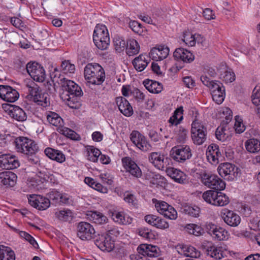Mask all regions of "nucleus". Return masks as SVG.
<instances>
[{"label": "nucleus", "mask_w": 260, "mask_h": 260, "mask_svg": "<svg viewBox=\"0 0 260 260\" xmlns=\"http://www.w3.org/2000/svg\"><path fill=\"white\" fill-rule=\"evenodd\" d=\"M84 74L87 82L94 85H101L105 79L104 70L97 63H88L84 68Z\"/></svg>", "instance_id": "nucleus-1"}, {"label": "nucleus", "mask_w": 260, "mask_h": 260, "mask_svg": "<svg viewBox=\"0 0 260 260\" xmlns=\"http://www.w3.org/2000/svg\"><path fill=\"white\" fill-rule=\"evenodd\" d=\"M93 40L99 49L104 50L108 48L110 44V38L108 29L105 25L98 24L96 25L93 34Z\"/></svg>", "instance_id": "nucleus-2"}, {"label": "nucleus", "mask_w": 260, "mask_h": 260, "mask_svg": "<svg viewBox=\"0 0 260 260\" xmlns=\"http://www.w3.org/2000/svg\"><path fill=\"white\" fill-rule=\"evenodd\" d=\"M190 133L192 140L196 145H202L207 139V127L198 120L196 119L192 122Z\"/></svg>", "instance_id": "nucleus-3"}, {"label": "nucleus", "mask_w": 260, "mask_h": 260, "mask_svg": "<svg viewBox=\"0 0 260 260\" xmlns=\"http://www.w3.org/2000/svg\"><path fill=\"white\" fill-rule=\"evenodd\" d=\"M14 143L17 151L24 154L37 153L39 150L38 144L26 137H19L15 139Z\"/></svg>", "instance_id": "nucleus-4"}, {"label": "nucleus", "mask_w": 260, "mask_h": 260, "mask_svg": "<svg viewBox=\"0 0 260 260\" xmlns=\"http://www.w3.org/2000/svg\"><path fill=\"white\" fill-rule=\"evenodd\" d=\"M170 155L174 160L179 162H184L191 157L192 153L188 145H180L173 147L171 149Z\"/></svg>", "instance_id": "nucleus-5"}, {"label": "nucleus", "mask_w": 260, "mask_h": 260, "mask_svg": "<svg viewBox=\"0 0 260 260\" xmlns=\"http://www.w3.org/2000/svg\"><path fill=\"white\" fill-rule=\"evenodd\" d=\"M201 179L205 185L214 190H222L225 188V182L217 175L204 173L202 175Z\"/></svg>", "instance_id": "nucleus-6"}, {"label": "nucleus", "mask_w": 260, "mask_h": 260, "mask_svg": "<svg viewBox=\"0 0 260 260\" xmlns=\"http://www.w3.org/2000/svg\"><path fill=\"white\" fill-rule=\"evenodd\" d=\"M27 72L34 79L39 82H43L45 79V71L43 67L37 62H29L26 65Z\"/></svg>", "instance_id": "nucleus-7"}, {"label": "nucleus", "mask_w": 260, "mask_h": 260, "mask_svg": "<svg viewBox=\"0 0 260 260\" xmlns=\"http://www.w3.org/2000/svg\"><path fill=\"white\" fill-rule=\"evenodd\" d=\"M95 230L89 223L80 222L77 225V236L82 240H90L95 236Z\"/></svg>", "instance_id": "nucleus-8"}, {"label": "nucleus", "mask_w": 260, "mask_h": 260, "mask_svg": "<svg viewBox=\"0 0 260 260\" xmlns=\"http://www.w3.org/2000/svg\"><path fill=\"white\" fill-rule=\"evenodd\" d=\"M60 84L63 90L64 94L69 95H75L76 96H82V90L80 86L74 81L66 78L61 79Z\"/></svg>", "instance_id": "nucleus-9"}, {"label": "nucleus", "mask_w": 260, "mask_h": 260, "mask_svg": "<svg viewBox=\"0 0 260 260\" xmlns=\"http://www.w3.org/2000/svg\"><path fill=\"white\" fill-rule=\"evenodd\" d=\"M204 249L207 255L216 260L222 259L225 255V249L222 246L216 245L211 242H207L204 246Z\"/></svg>", "instance_id": "nucleus-10"}, {"label": "nucleus", "mask_w": 260, "mask_h": 260, "mask_svg": "<svg viewBox=\"0 0 260 260\" xmlns=\"http://www.w3.org/2000/svg\"><path fill=\"white\" fill-rule=\"evenodd\" d=\"M131 140L132 142L143 151H147L151 149V145L146 138L138 131H133L131 134Z\"/></svg>", "instance_id": "nucleus-11"}, {"label": "nucleus", "mask_w": 260, "mask_h": 260, "mask_svg": "<svg viewBox=\"0 0 260 260\" xmlns=\"http://www.w3.org/2000/svg\"><path fill=\"white\" fill-rule=\"evenodd\" d=\"M95 245L102 251L110 252L114 248V241L109 235H99L94 240Z\"/></svg>", "instance_id": "nucleus-12"}, {"label": "nucleus", "mask_w": 260, "mask_h": 260, "mask_svg": "<svg viewBox=\"0 0 260 260\" xmlns=\"http://www.w3.org/2000/svg\"><path fill=\"white\" fill-rule=\"evenodd\" d=\"M122 164L126 172H128L134 177L140 178L142 172L138 165L129 157L122 158Z\"/></svg>", "instance_id": "nucleus-13"}, {"label": "nucleus", "mask_w": 260, "mask_h": 260, "mask_svg": "<svg viewBox=\"0 0 260 260\" xmlns=\"http://www.w3.org/2000/svg\"><path fill=\"white\" fill-rule=\"evenodd\" d=\"M28 202L31 206L39 210H45L50 206V200L41 195H30Z\"/></svg>", "instance_id": "nucleus-14"}, {"label": "nucleus", "mask_w": 260, "mask_h": 260, "mask_svg": "<svg viewBox=\"0 0 260 260\" xmlns=\"http://www.w3.org/2000/svg\"><path fill=\"white\" fill-rule=\"evenodd\" d=\"M1 168L6 170H13L20 166L18 159L14 155L9 154L1 155Z\"/></svg>", "instance_id": "nucleus-15"}, {"label": "nucleus", "mask_w": 260, "mask_h": 260, "mask_svg": "<svg viewBox=\"0 0 260 260\" xmlns=\"http://www.w3.org/2000/svg\"><path fill=\"white\" fill-rule=\"evenodd\" d=\"M221 215L224 221L229 226H237L241 222L240 216L233 211L224 209L221 212Z\"/></svg>", "instance_id": "nucleus-16"}, {"label": "nucleus", "mask_w": 260, "mask_h": 260, "mask_svg": "<svg viewBox=\"0 0 260 260\" xmlns=\"http://www.w3.org/2000/svg\"><path fill=\"white\" fill-rule=\"evenodd\" d=\"M115 103L120 112L126 117L131 116L134 111L129 102L124 97L119 96L115 99Z\"/></svg>", "instance_id": "nucleus-17"}, {"label": "nucleus", "mask_w": 260, "mask_h": 260, "mask_svg": "<svg viewBox=\"0 0 260 260\" xmlns=\"http://www.w3.org/2000/svg\"><path fill=\"white\" fill-rule=\"evenodd\" d=\"M206 156L208 161L212 164H218L219 158L222 157L218 146L215 144L210 145L206 151Z\"/></svg>", "instance_id": "nucleus-18"}, {"label": "nucleus", "mask_w": 260, "mask_h": 260, "mask_svg": "<svg viewBox=\"0 0 260 260\" xmlns=\"http://www.w3.org/2000/svg\"><path fill=\"white\" fill-rule=\"evenodd\" d=\"M8 106L7 111L10 117L20 122L27 119V115L22 108L16 105H9Z\"/></svg>", "instance_id": "nucleus-19"}, {"label": "nucleus", "mask_w": 260, "mask_h": 260, "mask_svg": "<svg viewBox=\"0 0 260 260\" xmlns=\"http://www.w3.org/2000/svg\"><path fill=\"white\" fill-rule=\"evenodd\" d=\"M149 161L159 170H163L168 162V158L158 152H152L148 157Z\"/></svg>", "instance_id": "nucleus-20"}, {"label": "nucleus", "mask_w": 260, "mask_h": 260, "mask_svg": "<svg viewBox=\"0 0 260 260\" xmlns=\"http://www.w3.org/2000/svg\"><path fill=\"white\" fill-rule=\"evenodd\" d=\"M169 48L165 46H159L153 48L149 52V57L153 60L158 61L166 58L169 54Z\"/></svg>", "instance_id": "nucleus-21"}, {"label": "nucleus", "mask_w": 260, "mask_h": 260, "mask_svg": "<svg viewBox=\"0 0 260 260\" xmlns=\"http://www.w3.org/2000/svg\"><path fill=\"white\" fill-rule=\"evenodd\" d=\"M173 56L176 60H180L186 63H190L194 59V56L191 52L182 48L176 49Z\"/></svg>", "instance_id": "nucleus-22"}, {"label": "nucleus", "mask_w": 260, "mask_h": 260, "mask_svg": "<svg viewBox=\"0 0 260 260\" xmlns=\"http://www.w3.org/2000/svg\"><path fill=\"white\" fill-rule=\"evenodd\" d=\"M235 166L231 163L225 162L219 165L218 172L219 175L225 179H233L234 176Z\"/></svg>", "instance_id": "nucleus-23"}, {"label": "nucleus", "mask_w": 260, "mask_h": 260, "mask_svg": "<svg viewBox=\"0 0 260 260\" xmlns=\"http://www.w3.org/2000/svg\"><path fill=\"white\" fill-rule=\"evenodd\" d=\"M17 175L11 171H4L0 173V184L7 187H13L16 183Z\"/></svg>", "instance_id": "nucleus-24"}, {"label": "nucleus", "mask_w": 260, "mask_h": 260, "mask_svg": "<svg viewBox=\"0 0 260 260\" xmlns=\"http://www.w3.org/2000/svg\"><path fill=\"white\" fill-rule=\"evenodd\" d=\"M145 220L149 224L158 229H166L169 227V223L165 219L154 215L145 216Z\"/></svg>", "instance_id": "nucleus-25"}, {"label": "nucleus", "mask_w": 260, "mask_h": 260, "mask_svg": "<svg viewBox=\"0 0 260 260\" xmlns=\"http://www.w3.org/2000/svg\"><path fill=\"white\" fill-rule=\"evenodd\" d=\"M44 153L50 159L58 162L62 163L66 160L65 155L60 150L47 147L45 149Z\"/></svg>", "instance_id": "nucleus-26"}, {"label": "nucleus", "mask_w": 260, "mask_h": 260, "mask_svg": "<svg viewBox=\"0 0 260 260\" xmlns=\"http://www.w3.org/2000/svg\"><path fill=\"white\" fill-rule=\"evenodd\" d=\"M166 173L168 176L177 183L183 184L186 180V175L183 172L174 168H167Z\"/></svg>", "instance_id": "nucleus-27"}, {"label": "nucleus", "mask_w": 260, "mask_h": 260, "mask_svg": "<svg viewBox=\"0 0 260 260\" xmlns=\"http://www.w3.org/2000/svg\"><path fill=\"white\" fill-rule=\"evenodd\" d=\"M26 86L28 92L27 96L34 102L38 99L37 96L43 92L40 86L32 81L28 82Z\"/></svg>", "instance_id": "nucleus-28"}, {"label": "nucleus", "mask_w": 260, "mask_h": 260, "mask_svg": "<svg viewBox=\"0 0 260 260\" xmlns=\"http://www.w3.org/2000/svg\"><path fill=\"white\" fill-rule=\"evenodd\" d=\"M87 216L90 221L97 224H103L107 223L108 221L107 217L102 213L99 211H88Z\"/></svg>", "instance_id": "nucleus-29"}, {"label": "nucleus", "mask_w": 260, "mask_h": 260, "mask_svg": "<svg viewBox=\"0 0 260 260\" xmlns=\"http://www.w3.org/2000/svg\"><path fill=\"white\" fill-rule=\"evenodd\" d=\"M81 96L75 95H69V94H64V93H62L61 94L62 99L70 108L72 109H78L80 107V103L79 101V98Z\"/></svg>", "instance_id": "nucleus-30"}, {"label": "nucleus", "mask_w": 260, "mask_h": 260, "mask_svg": "<svg viewBox=\"0 0 260 260\" xmlns=\"http://www.w3.org/2000/svg\"><path fill=\"white\" fill-rule=\"evenodd\" d=\"M146 57L147 55L141 54L133 60L132 63L137 71L141 72L146 68L149 63Z\"/></svg>", "instance_id": "nucleus-31"}, {"label": "nucleus", "mask_w": 260, "mask_h": 260, "mask_svg": "<svg viewBox=\"0 0 260 260\" xmlns=\"http://www.w3.org/2000/svg\"><path fill=\"white\" fill-rule=\"evenodd\" d=\"M48 121L52 125L57 127V131L59 132L60 127H63V121L58 114L50 112L47 116Z\"/></svg>", "instance_id": "nucleus-32"}, {"label": "nucleus", "mask_w": 260, "mask_h": 260, "mask_svg": "<svg viewBox=\"0 0 260 260\" xmlns=\"http://www.w3.org/2000/svg\"><path fill=\"white\" fill-rule=\"evenodd\" d=\"M143 84L146 88L151 93H158L162 89L161 84L155 81L146 79L144 81Z\"/></svg>", "instance_id": "nucleus-33"}, {"label": "nucleus", "mask_w": 260, "mask_h": 260, "mask_svg": "<svg viewBox=\"0 0 260 260\" xmlns=\"http://www.w3.org/2000/svg\"><path fill=\"white\" fill-rule=\"evenodd\" d=\"M140 46L134 39H129L126 42V53L129 56H134L139 52Z\"/></svg>", "instance_id": "nucleus-34"}, {"label": "nucleus", "mask_w": 260, "mask_h": 260, "mask_svg": "<svg viewBox=\"0 0 260 260\" xmlns=\"http://www.w3.org/2000/svg\"><path fill=\"white\" fill-rule=\"evenodd\" d=\"M181 254L187 257L198 258L200 256V252L194 247L188 245H183L179 252Z\"/></svg>", "instance_id": "nucleus-35"}, {"label": "nucleus", "mask_w": 260, "mask_h": 260, "mask_svg": "<svg viewBox=\"0 0 260 260\" xmlns=\"http://www.w3.org/2000/svg\"><path fill=\"white\" fill-rule=\"evenodd\" d=\"M175 138L178 143H184L188 138V131L185 127L175 125L174 128Z\"/></svg>", "instance_id": "nucleus-36"}, {"label": "nucleus", "mask_w": 260, "mask_h": 260, "mask_svg": "<svg viewBox=\"0 0 260 260\" xmlns=\"http://www.w3.org/2000/svg\"><path fill=\"white\" fill-rule=\"evenodd\" d=\"M55 217L61 221H70L72 220L73 213L69 209L58 210L55 213Z\"/></svg>", "instance_id": "nucleus-37"}, {"label": "nucleus", "mask_w": 260, "mask_h": 260, "mask_svg": "<svg viewBox=\"0 0 260 260\" xmlns=\"http://www.w3.org/2000/svg\"><path fill=\"white\" fill-rule=\"evenodd\" d=\"M183 107H180L177 108L174 113L173 115L169 120L171 123L170 127H173V125H177L183 119Z\"/></svg>", "instance_id": "nucleus-38"}, {"label": "nucleus", "mask_w": 260, "mask_h": 260, "mask_svg": "<svg viewBox=\"0 0 260 260\" xmlns=\"http://www.w3.org/2000/svg\"><path fill=\"white\" fill-rule=\"evenodd\" d=\"M246 150L251 153H256L260 151V141L256 139H250L245 143Z\"/></svg>", "instance_id": "nucleus-39"}, {"label": "nucleus", "mask_w": 260, "mask_h": 260, "mask_svg": "<svg viewBox=\"0 0 260 260\" xmlns=\"http://www.w3.org/2000/svg\"><path fill=\"white\" fill-rule=\"evenodd\" d=\"M86 151L87 159L93 162H96L98 161L101 153L99 149L91 146H88Z\"/></svg>", "instance_id": "nucleus-40"}, {"label": "nucleus", "mask_w": 260, "mask_h": 260, "mask_svg": "<svg viewBox=\"0 0 260 260\" xmlns=\"http://www.w3.org/2000/svg\"><path fill=\"white\" fill-rule=\"evenodd\" d=\"M37 98L38 99H36L34 102L38 105L41 106L44 108L50 106V98L47 93L42 92L39 94Z\"/></svg>", "instance_id": "nucleus-41"}, {"label": "nucleus", "mask_w": 260, "mask_h": 260, "mask_svg": "<svg viewBox=\"0 0 260 260\" xmlns=\"http://www.w3.org/2000/svg\"><path fill=\"white\" fill-rule=\"evenodd\" d=\"M59 133L73 140L78 141L81 140V137L79 135L72 129L64 126L60 128Z\"/></svg>", "instance_id": "nucleus-42"}, {"label": "nucleus", "mask_w": 260, "mask_h": 260, "mask_svg": "<svg viewBox=\"0 0 260 260\" xmlns=\"http://www.w3.org/2000/svg\"><path fill=\"white\" fill-rule=\"evenodd\" d=\"M217 194H218L217 190H209L203 193L202 197L207 203L214 205V202Z\"/></svg>", "instance_id": "nucleus-43"}, {"label": "nucleus", "mask_w": 260, "mask_h": 260, "mask_svg": "<svg viewBox=\"0 0 260 260\" xmlns=\"http://www.w3.org/2000/svg\"><path fill=\"white\" fill-rule=\"evenodd\" d=\"M111 217L115 222L120 224H126L129 223L128 221L125 218V214L123 212L114 211L111 213Z\"/></svg>", "instance_id": "nucleus-44"}, {"label": "nucleus", "mask_w": 260, "mask_h": 260, "mask_svg": "<svg viewBox=\"0 0 260 260\" xmlns=\"http://www.w3.org/2000/svg\"><path fill=\"white\" fill-rule=\"evenodd\" d=\"M212 236L218 240H224L228 239L229 233L223 228L217 226Z\"/></svg>", "instance_id": "nucleus-45"}, {"label": "nucleus", "mask_w": 260, "mask_h": 260, "mask_svg": "<svg viewBox=\"0 0 260 260\" xmlns=\"http://www.w3.org/2000/svg\"><path fill=\"white\" fill-rule=\"evenodd\" d=\"M229 203V197L221 192H218V194L215 198L214 202V205L217 206H224Z\"/></svg>", "instance_id": "nucleus-46"}, {"label": "nucleus", "mask_w": 260, "mask_h": 260, "mask_svg": "<svg viewBox=\"0 0 260 260\" xmlns=\"http://www.w3.org/2000/svg\"><path fill=\"white\" fill-rule=\"evenodd\" d=\"M211 94L213 100L217 104H220L223 102L225 98V89L213 91V93Z\"/></svg>", "instance_id": "nucleus-47"}, {"label": "nucleus", "mask_w": 260, "mask_h": 260, "mask_svg": "<svg viewBox=\"0 0 260 260\" xmlns=\"http://www.w3.org/2000/svg\"><path fill=\"white\" fill-rule=\"evenodd\" d=\"M182 40L189 46H194V35H192L189 31H184Z\"/></svg>", "instance_id": "nucleus-48"}, {"label": "nucleus", "mask_w": 260, "mask_h": 260, "mask_svg": "<svg viewBox=\"0 0 260 260\" xmlns=\"http://www.w3.org/2000/svg\"><path fill=\"white\" fill-rule=\"evenodd\" d=\"M8 88L9 90L8 92L7 95H6V98L5 101L8 102L13 103L18 99L19 96V93L11 86Z\"/></svg>", "instance_id": "nucleus-49"}, {"label": "nucleus", "mask_w": 260, "mask_h": 260, "mask_svg": "<svg viewBox=\"0 0 260 260\" xmlns=\"http://www.w3.org/2000/svg\"><path fill=\"white\" fill-rule=\"evenodd\" d=\"M166 181L167 180L164 177L158 174H153L152 175V180L151 182L153 184H156L161 187H165L167 184Z\"/></svg>", "instance_id": "nucleus-50"}, {"label": "nucleus", "mask_w": 260, "mask_h": 260, "mask_svg": "<svg viewBox=\"0 0 260 260\" xmlns=\"http://www.w3.org/2000/svg\"><path fill=\"white\" fill-rule=\"evenodd\" d=\"M124 200L130 206L136 208L138 207V201L133 194L126 192L124 194Z\"/></svg>", "instance_id": "nucleus-51"}, {"label": "nucleus", "mask_w": 260, "mask_h": 260, "mask_svg": "<svg viewBox=\"0 0 260 260\" xmlns=\"http://www.w3.org/2000/svg\"><path fill=\"white\" fill-rule=\"evenodd\" d=\"M153 202L155 203V207L157 211L161 214H162L167 209H168L170 205L164 201H158L156 199H153Z\"/></svg>", "instance_id": "nucleus-52"}, {"label": "nucleus", "mask_w": 260, "mask_h": 260, "mask_svg": "<svg viewBox=\"0 0 260 260\" xmlns=\"http://www.w3.org/2000/svg\"><path fill=\"white\" fill-rule=\"evenodd\" d=\"M61 68L64 73H74L75 71V65L71 63L69 60H67L62 61Z\"/></svg>", "instance_id": "nucleus-53"}, {"label": "nucleus", "mask_w": 260, "mask_h": 260, "mask_svg": "<svg viewBox=\"0 0 260 260\" xmlns=\"http://www.w3.org/2000/svg\"><path fill=\"white\" fill-rule=\"evenodd\" d=\"M114 44L115 50L117 51L120 52L121 51L124 50L125 48H126V42H125L121 38L117 37L114 38Z\"/></svg>", "instance_id": "nucleus-54"}, {"label": "nucleus", "mask_w": 260, "mask_h": 260, "mask_svg": "<svg viewBox=\"0 0 260 260\" xmlns=\"http://www.w3.org/2000/svg\"><path fill=\"white\" fill-rule=\"evenodd\" d=\"M184 212L189 216L196 217L199 215L200 208L197 206H186L184 209Z\"/></svg>", "instance_id": "nucleus-55"}, {"label": "nucleus", "mask_w": 260, "mask_h": 260, "mask_svg": "<svg viewBox=\"0 0 260 260\" xmlns=\"http://www.w3.org/2000/svg\"><path fill=\"white\" fill-rule=\"evenodd\" d=\"M165 217L172 220L176 219L177 217V212L173 207L170 205L168 209L162 214Z\"/></svg>", "instance_id": "nucleus-56"}, {"label": "nucleus", "mask_w": 260, "mask_h": 260, "mask_svg": "<svg viewBox=\"0 0 260 260\" xmlns=\"http://www.w3.org/2000/svg\"><path fill=\"white\" fill-rule=\"evenodd\" d=\"M18 233L21 237L23 238L26 241H28L34 247H36V246H38V244L35 239L28 233L24 231H19Z\"/></svg>", "instance_id": "nucleus-57"}, {"label": "nucleus", "mask_w": 260, "mask_h": 260, "mask_svg": "<svg viewBox=\"0 0 260 260\" xmlns=\"http://www.w3.org/2000/svg\"><path fill=\"white\" fill-rule=\"evenodd\" d=\"M252 103L255 106L260 105V87H255L251 95Z\"/></svg>", "instance_id": "nucleus-58"}, {"label": "nucleus", "mask_w": 260, "mask_h": 260, "mask_svg": "<svg viewBox=\"0 0 260 260\" xmlns=\"http://www.w3.org/2000/svg\"><path fill=\"white\" fill-rule=\"evenodd\" d=\"M129 27L135 33L140 34L143 31L141 24L137 21L131 20L129 22Z\"/></svg>", "instance_id": "nucleus-59"}, {"label": "nucleus", "mask_w": 260, "mask_h": 260, "mask_svg": "<svg viewBox=\"0 0 260 260\" xmlns=\"http://www.w3.org/2000/svg\"><path fill=\"white\" fill-rule=\"evenodd\" d=\"M4 251H5L3 260H15L14 252L10 247L3 246Z\"/></svg>", "instance_id": "nucleus-60"}, {"label": "nucleus", "mask_w": 260, "mask_h": 260, "mask_svg": "<svg viewBox=\"0 0 260 260\" xmlns=\"http://www.w3.org/2000/svg\"><path fill=\"white\" fill-rule=\"evenodd\" d=\"M221 78L226 83L232 82L235 79V76L233 72L226 71L221 75Z\"/></svg>", "instance_id": "nucleus-61"}, {"label": "nucleus", "mask_w": 260, "mask_h": 260, "mask_svg": "<svg viewBox=\"0 0 260 260\" xmlns=\"http://www.w3.org/2000/svg\"><path fill=\"white\" fill-rule=\"evenodd\" d=\"M225 128L223 126H218L215 132L216 138L219 141H224L226 139Z\"/></svg>", "instance_id": "nucleus-62"}, {"label": "nucleus", "mask_w": 260, "mask_h": 260, "mask_svg": "<svg viewBox=\"0 0 260 260\" xmlns=\"http://www.w3.org/2000/svg\"><path fill=\"white\" fill-rule=\"evenodd\" d=\"M139 235L147 239H152L154 235L151 230L146 228H141L139 230Z\"/></svg>", "instance_id": "nucleus-63"}, {"label": "nucleus", "mask_w": 260, "mask_h": 260, "mask_svg": "<svg viewBox=\"0 0 260 260\" xmlns=\"http://www.w3.org/2000/svg\"><path fill=\"white\" fill-rule=\"evenodd\" d=\"M146 248V251H144L149 256L156 257L157 256V252L156 251L157 247L152 245H148L147 246H144Z\"/></svg>", "instance_id": "nucleus-64"}]
</instances>
